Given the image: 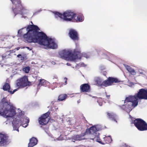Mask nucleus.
Wrapping results in <instances>:
<instances>
[{
  "mask_svg": "<svg viewBox=\"0 0 147 147\" xmlns=\"http://www.w3.org/2000/svg\"><path fill=\"white\" fill-rule=\"evenodd\" d=\"M40 28L36 25H30L26 28L27 32L24 34L23 37L25 40L29 43H37L42 45L45 49H55L57 45L54 40L48 37L42 32L38 31Z\"/></svg>",
  "mask_w": 147,
  "mask_h": 147,
  "instance_id": "1",
  "label": "nucleus"
},
{
  "mask_svg": "<svg viewBox=\"0 0 147 147\" xmlns=\"http://www.w3.org/2000/svg\"><path fill=\"white\" fill-rule=\"evenodd\" d=\"M86 135L89 136V138L94 141H95L102 144H105L111 143L112 139L110 136H106L103 138V140H101L100 138V134L97 131L96 127L93 126L90 127L89 129H86L84 133H82V136H84Z\"/></svg>",
  "mask_w": 147,
  "mask_h": 147,
  "instance_id": "2",
  "label": "nucleus"
},
{
  "mask_svg": "<svg viewBox=\"0 0 147 147\" xmlns=\"http://www.w3.org/2000/svg\"><path fill=\"white\" fill-rule=\"evenodd\" d=\"M3 105V108L0 110V114L5 118L12 117L16 114V108L8 102L6 98H3L0 103V107Z\"/></svg>",
  "mask_w": 147,
  "mask_h": 147,
  "instance_id": "3",
  "label": "nucleus"
},
{
  "mask_svg": "<svg viewBox=\"0 0 147 147\" xmlns=\"http://www.w3.org/2000/svg\"><path fill=\"white\" fill-rule=\"evenodd\" d=\"M60 57L66 60H73L80 59L81 54L79 49H76L73 50H64L59 53Z\"/></svg>",
  "mask_w": 147,
  "mask_h": 147,
  "instance_id": "4",
  "label": "nucleus"
},
{
  "mask_svg": "<svg viewBox=\"0 0 147 147\" xmlns=\"http://www.w3.org/2000/svg\"><path fill=\"white\" fill-rule=\"evenodd\" d=\"M54 13L56 18L59 17L67 21H71L74 20L76 15L75 13L70 10L66 11L63 14L57 11L55 12Z\"/></svg>",
  "mask_w": 147,
  "mask_h": 147,
  "instance_id": "5",
  "label": "nucleus"
},
{
  "mask_svg": "<svg viewBox=\"0 0 147 147\" xmlns=\"http://www.w3.org/2000/svg\"><path fill=\"white\" fill-rule=\"evenodd\" d=\"M13 4L12 11L13 12L15 16L18 13L23 15V12L26 9L21 4V0H10Z\"/></svg>",
  "mask_w": 147,
  "mask_h": 147,
  "instance_id": "6",
  "label": "nucleus"
},
{
  "mask_svg": "<svg viewBox=\"0 0 147 147\" xmlns=\"http://www.w3.org/2000/svg\"><path fill=\"white\" fill-rule=\"evenodd\" d=\"M125 105L127 109H129L131 107H136L138 104V99L136 94L134 96H130L126 97L124 101Z\"/></svg>",
  "mask_w": 147,
  "mask_h": 147,
  "instance_id": "7",
  "label": "nucleus"
},
{
  "mask_svg": "<svg viewBox=\"0 0 147 147\" xmlns=\"http://www.w3.org/2000/svg\"><path fill=\"white\" fill-rule=\"evenodd\" d=\"M16 85L18 88H24L27 86H30L31 82L28 81L27 76H25L17 80Z\"/></svg>",
  "mask_w": 147,
  "mask_h": 147,
  "instance_id": "8",
  "label": "nucleus"
},
{
  "mask_svg": "<svg viewBox=\"0 0 147 147\" xmlns=\"http://www.w3.org/2000/svg\"><path fill=\"white\" fill-rule=\"evenodd\" d=\"M134 123L138 130L140 131L147 130V123L142 119H136L134 121Z\"/></svg>",
  "mask_w": 147,
  "mask_h": 147,
  "instance_id": "9",
  "label": "nucleus"
},
{
  "mask_svg": "<svg viewBox=\"0 0 147 147\" xmlns=\"http://www.w3.org/2000/svg\"><path fill=\"white\" fill-rule=\"evenodd\" d=\"M50 112L48 111L46 113L42 115L38 119V121L39 124L42 125H45L47 124L50 119L49 115Z\"/></svg>",
  "mask_w": 147,
  "mask_h": 147,
  "instance_id": "10",
  "label": "nucleus"
},
{
  "mask_svg": "<svg viewBox=\"0 0 147 147\" xmlns=\"http://www.w3.org/2000/svg\"><path fill=\"white\" fill-rule=\"evenodd\" d=\"M120 82L121 81L119 80L118 79L116 78L109 77L107 80L102 82V85L105 87H107L112 85L113 83L119 82Z\"/></svg>",
  "mask_w": 147,
  "mask_h": 147,
  "instance_id": "11",
  "label": "nucleus"
},
{
  "mask_svg": "<svg viewBox=\"0 0 147 147\" xmlns=\"http://www.w3.org/2000/svg\"><path fill=\"white\" fill-rule=\"evenodd\" d=\"M9 136L6 134L0 133V145L4 146L9 142Z\"/></svg>",
  "mask_w": 147,
  "mask_h": 147,
  "instance_id": "12",
  "label": "nucleus"
},
{
  "mask_svg": "<svg viewBox=\"0 0 147 147\" xmlns=\"http://www.w3.org/2000/svg\"><path fill=\"white\" fill-rule=\"evenodd\" d=\"M136 94L138 99L147 100V89H139Z\"/></svg>",
  "mask_w": 147,
  "mask_h": 147,
  "instance_id": "13",
  "label": "nucleus"
},
{
  "mask_svg": "<svg viewBox=\"0 0 147 147\" xmlns=\"http://www.w3.org/2000/svg\"><path fill=\"white\" fill-rule=\"evenodd\" d=\"M69 37L74 41H78L79 40L78 34L77 32L73 29H70L69 32Z\"/></svg>",
  "mask_w": 147,
  "mask_h": 147,
  "instance_id": "14",
  "label": "nucleus"
},
{
  "mask_svg": "<svg viewBox=\"0 0 147 147\" xmlns=\"http://www.w3.org/2000/svg\"><path fill=\"white\" fill-rule=\"evenodd\" d=\"M81 92H89L90 91V86L88 84H82L80 86Z\"/></svg>",
  "mask_w": 147,
  "mask_h": 147,
  "instance_id": "15",
  "label": "nucleus"
},
{
  "mask_svg": "<svg viewBox=\"0 0 147 147\" xmlns=\"http://www.w3.org/2000/svg\"><path fill=\"white\" fill-rule=\"evenodd\" d=\"M38 140L35 137H32L30 140V142L28 144L29 147H32L36 145L37 143Z\"/></svg>",
  "mask_w": 147,
  "mask_h": 147,
  "instance_id": "16",
  "label": "nucleus"
},
{
  "mask_svg": "<svg viewBox=\"0 0 147 147\" xmlns=\"http://www.w3.org/2000/svg\"><path fill=\"white\" fill-rule=\"evenodd\" d=\"M107 114L109 118L112 119L113 120L117 122V121L116 120L117 116L115 114L112 112H107Z\"/></svg>",
  "mask_w": 147,
  "mask_h": 147,
  "instance_id": "17",
  "label": "nucleus"
},
{
  "mask_svg": "<svg viewBox=\"0 0 147 147\" xmlns=\"http://www.w3.org/2000/svg\"><path fill=\"white\" fill-rule=\"evenodd\" d=\"M125 68L132 75H136V72L130 66L127 65L125 66Z\"/></svg>",
  "mask_w": 147,
  "mask_h": 147,
  "instance_id": "18",
  "label": "nucleus"
},
{
  "mask_svg": "<svg viewBox=\"0 0 147 147\" xmlns=\"http://www.w3.org/2000/svg\"><path fill=\"white\" fill-rule=\"evenodd\" d=\"M46 81L43 79H40L39 80V84L37 85V87L39 88L41 86H44L46 85Z\"/></svg>",
  "mask_w": 147,
  "mask_h": 147,
  "instance_id": "19",
  "label": "nucleus"
},
{
  "mask_svg": "<svg viewBox=\"0 0 147 147\" xmlns=\"http://www.w3.org/2000/svg\"><path fill=\"white\" fill-rule=\"evenodd\" d=\"M3 89L5 91H8L9 92H11L9 84L8 83H5L3 86Z\"/></svg>",
  "mask_w": 147,
  "mask_h": 147,
  "instance_id": "20",
  "label": "nucleus"
},
{
  "mask_svg": "<svg viewBox=\"0 0 147 147\" xmlns=\"http://www.w3.org/2000/svg\"><path fill=\"white\" fill-rule=\"evenodd\" d=\"M84 17L81 15H78L76 17L74 18L75 20H76V22H82L84 20Z\"/></svg>",
  "mask_w": 147,
  "mask_h": 147,
  "instance_id": "21",
  "label": "nucleus"
},
{
  "mask_svg": "<svg viewBox=\"0 0 147 147\" xmlns=\"http://www.w3.org/2000/svg\"><path fill=\"white\" fill-rule=\"evenodd\" d=\"M67 97V95L66 94H61L59 96L58 99L60 101H63Z\"/></svg>",
  "mask_w": 147,
  "mask_h": 147,
  "instance_id": "22",
  "label": "nucleus"
},
{
  "mask_svg": "<svg viewBox=\"0 0 147 147\" xmlns=\"http://www.w3.org/2000/svg\"><path fill=\"white\" fill-rule=\"evenodd\" d=\"M95 82L97 86H102V82L101 79L97 78L95 80Z\"/></svg>",
  "mask_w": 147,
  "mask_h": 147,
  "instance_id": "23",
  "label": "nucleus"
},
{
  "mask_svg": "<svg viewBox=\"0 0 147 147\" xmlns=\"http://www.w3.org/2000/svg\"><path fill=\"white\" fill-rule=\"evenodd\" d=\"M12 123L13 129L14 130H16L17 131H19V129H18L19 125H18V124H15V122L14 121H13L12 122Z\"/></svg>",
  "mask_w": 147,
  "mask_h": 147,
  "instance_id": "24",
  "label": "nucleus"
},
{
  "mask_svg": "<svg viewBox=\"0 0 147 147\" xmlns=\"http://www.w3.org/2000/svg\"><path fill=\"white\" fill-rule=\"evenodd\" d=\"M30 70V67L29 66L25 67L23 68V70L26 73H28Z\"/></svg>",
  "mask_w": 147,
  "mask_h": 147,
  "instance_id": "25",
  "label": "nucleus"
},
{
  "mask_svg": "<svg viewBox=\"0 0 147 147\" xmlns=\"http://www.w3.org/2000/svg\"><path fill=\"white\" fill-rule=\"evenodd\" d=\"M25 120H26V121H25L26 122V125H25V124H23L22 125V126L24 127H26L28 125V124L29 122V119H25Z\"/></svg>",
  "mask_w": 147,
  "mask_h": 147,
  "instance_id": "26",
  "label": "nucleus"
},
{
  "mask_svg": "<svg viewBox=\"0 0 147 147\" xmlns=\"http://www.w3.org/2000/svg\"><path fill=\"white\" fill-rule=\"evenodd\" d=\"M13 121H14L15 124H19L21 123V120H17L16 119L15 120H13Z\"/></svg>",
  "mask_w": 147,
  "mask_h": 147,
  "instance_id": "27",
  "label": "nucleus"
},
{
  "mask_svg": "<svg viewBox=\"0 0 147 147\" xmlns=\"http://www.w3.org/2000/svg\"><path fill=\"white\" fill-rule=\"evenodd\" d=\"M17 57L18 58H20L21 59L20 60L21 61L24 60V57H23L22 55L20 54H19L17 55Z\"/></svg>",
  "mask_w": 147,
  "mask_h": 147,
  "instance_id": "28",
  "label": "nucleus"
},
{
  "mask_svg": "<svg viewBox=\"0 0 147 147\" xmlns=\"http://www.w3.org/2000/svg\"><path fill=\"white\" fill-rule=\"evenodd\" d=\"M96 98H97V102L98 103V104H99V105L101 106L102 105V102H99V101H100V98H98L97 97H96Z\"/></svg>",
  "mask_w": 147,
  "mask_h": 147,
  "instance_id": "29",
  "label": "nucleus"
},
{
  "mask_svg": "<svg viewBox=\"0 0 147 147\" xmlns=\"http://www.w3.org/2000/svg\"><path fill=\"white\" fill-rule=\"evenodd\" d=\"M23 113L22 111H20V112L19 113V115H18V117H21L23 115Z\"/></svg>",
  "mask_w": 147,
  "mask_h": 147,
  "instance_id": "30",
  "label": "nucleus"
},
{
  "mask_svg": "<svg viewBox=\"0 0 147 147\" xmlns=\"http://www.w3.org/2000/svg\"><path fill=\"white\" fill-rule=\"evenodd\" d=\"M139 72L140 74L145 75V72L144 71H139Z\"/></svg>",
  "mask_w": 147,
  "mask_h": 147,
  "instance_id": "31",
  "label": "nucleus"
},
{
  "mask_svg": "<svg viewBox=\"0 0 147 147\" xmlns=\"http://www.w3.org/2000/svg\"><path fill=\"white\" fill-rule=\"evenodd\" d=\"M64 80L65 81V84L66 85L67 84V78H64Z\"/></svg>",
  "mask_w": 147,
  "mask_h": 147,
  "instance_id": "32",
  "label": "nucleus"
},
{
  "mask_svg": "<svg viewBox=\"0 0 147 147\" xmlns=\"http://www.w3.org/2000/svg\"><path fill=\"white\" fill-rule=\"evenodd\" d=\"M17 90V89H16L14 90L12 92L11 91V92H10L11 94H13Z\"/></svg>",
  "mask_w": 147,
  "mask_h": 147,
  "instance_id": "33",
  "label": "nucleus"
},
{
  "mask_svg": "<svg viewBox=\"0 0 147 147\" xmlns=\"http://www.w3.org/2000/svg\"><path fill=\"white\" fill-rule=\"evenodd\" d=\"M80 65L81 67L85 66V65L83 63H80Z\"/></svg>",
  "mask_w": 147,
  "mask_h": 147,
  "instance_id": "34",
  "label": "nucleus"
},
{
  "mask_svg": "<svg viewBox=\"0 0 147 147\" xmlns=\"http://www.w3.org/2000/svg\"><path fill=\"white\" fill-rule=\"evenodd\" d=\"M102 74L104 76H106L107 75V72L106 71H104L103 72Z\"/></svg>",
  "mask_w": 147,
  "mask_h": 147,
  "instance_id": "35",
  "label": "nucleus"
},
{
  "mask_svg": "<svg viewBox=\"0 0 147 147\" xmlns=\"http://www.w3.org/2000/svg\"><path fill=\"white\" fill-rule=\"evenodd\" d=\"M84 56L86 57V58H88L89 57V56L88 55H87L86 54H84Z\"/></svg>",
  "mask_w": 147,
  "mask_h": 147,
  "instance_id": "36",
  "label": "nucleus"
},
{
  "mask_svg": "<svg viewBox=\"0 0 147 147\" xmlns=\"http://www.w3.org/2000/svg\"><path fill=\"white\" fill-rule=\"evenodd\" d=\"M110 96V95H106V97L108 99L109 98Z\"/></svg>",
  "mask_w": 147,
  "mask_h": 147,
  "instance_id": "37",
  "label": "nucleus"
},
{
  "mask_svg": "<svg viewBox=\"0 0 147 147\" xmlns=\"http://www.w3.org/2000/svg\"><path fill=\"white\" fill-rule=\"evenodd\" d=\"M84 118L85 119V122H84L85 123H87L88 121H87L85 119V118L84 117Z\"/></svg>",
  "mask_w": 147,
  "mask_h": 147,
  "instance_id": "38",
  "label": "nucleus"
},
{
  "mask_svg": "<svg viewBox=\"0 0 147 147\" xmlns=\"http://www.w3.org/2000/svg\"><path fill=\"white\" fill-rule=\"evenodd\" d=\"M20 49V47H18L16 49L17 50H18Z\"/></svg>",
  "mask_w": 147,
  "mask_h": 147,
  "instance_id": "39",
  "label": "nucleus"
},
{
  "mask_svg": "<svg viewBox=\"0 0 147 147\" xmlns=\"http://www.w3.org/2000/svg\"><path fill=\"white\" fill-rule=\"evenodd\" d=\"M76 138H78L79 137V135H77L76 136Z\"/></svg>",
  "mask_w": 147,
  "mask_h": 147,
  "instance_id": "40",
  "label": "nucleus"
},
{
  "mask_svg": "<svg viewBox=\"0 0 147 147\" xmlns=\"http://www.w3.org/2000/svg\"><path fill=\"white\" fill-rule=\"evenodd\" d=\"M26 48H27V49H30V50H31V49H30V48L28 47H26Z\"/></svg>",
  "mask_w": 147,
  "mask_h": 147,
  "instance_id": "41",
  "label": "nucleus"
},
{
  "mask_svg": "<svg viewBox=\"0 0 147 147\" xmlns=\"http://www.w3.org/2000/svg\"><path fill=\"white\" fill-rule=\"evenodd\" d=\"M31 23L32 24H33V23L32 22H31Z\"/></svg>",
  "mask_w": 147,
  "mask_h": 147,
  "instance_id": "42",
  "label": "nucleus"
}]
</instances>
